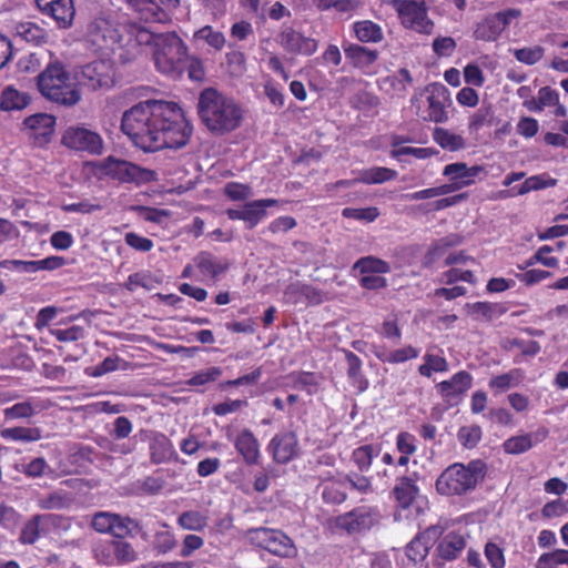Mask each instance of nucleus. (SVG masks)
Masks as SVG:
<instances>
[{"label":"nucleus","instance_id":"53","mask_svg":"<svg viewBox=\"0 0 568 568\" xmlns=\"http://www.w3.org/2000/svg\"><path fill=\"white\" fill-rule=\"evenodd\" d=\"M399 141L397 138L394 139V149L390 152V156L399 159L402 155H413L416 159H427L434 154L432 149L428 148H413V146H400L397 148Z\"/></svg>","mask_w":568,"mask_h":568},{"label":"nucleus","instance_id":"9","mask_svg":"<svg viewBox=\"0 0 568 568\" xmlns=\"http://www.w3.org/2000/svg\"><path fill=\"white\" fill-rule=\"evenodd\" d=\"M398 19L404 28L418 33L429 34L433 31L434 23L428 18L427 8L424 0H403L394 3Z\"/></svg>","mask_w":568,"mask_h":568},{"label":"nucleus","instance_id":"27","mask_svg":"<svg viewBox=\"0 0 568 568\" xmlns=\"http://www.w3.org/2000/svg\"><path fill=\"white\" fill-rule=\"evenodd\" d=\"M193 265L204 278L215 280L227 268V263L207 252H201L193 260Z\"/></svg>","mask_w":568,"mask_h":568},{"label":"nucleus","instance_id":"18","mask_svg":"<svg viewBox=\"0 0 568 568\" xmlns=\"http://www.w3.org/2000/svg\"><path fill=\"white\" fill-rule=\"evenodd\" d=\"M39 9L50 16L60 28H69L74 18L72 0H36Z\"/></svg>","mask_w":568,"mask_h":568},{"label":"nucleus","instance_id":"19","mask_svg":"<svg viewBox=\"0 0 568 568\" xmlns=\"http://www.w3.org/2000/svg\"><path fill=\"white\" fill-rule=\"evenodd\" d=\"M483 172L484 168L480 165L468 166L464 162H455L445 165L443 176L462 190L474 184L476 178Z\"/></svg>","mask_w":568,"mask_h":568},{"label":"nucleus","instance_id":"22","mask_svg":"<svg viewBox=\"0 0 568 568\" xmlns=\"http://www.w3.org/2000/svg\"><path fill=\"white\" fill-rule=\"evenodd\" d=\"M473 377L465 371L456 373L450 379L437 384L440 396L452 403L459 399L471 387Z\"/></svg>","mask_w":568,"mask_h":568},{"label":"nucleus","instance_id":"30","mask_svg":"<svg viewBox=\"0 0 568 568\" xmlns=\"http://www.w3.org/2000/svg\"><path fill=\"white\" fill-rule=\"evenodd\" d=\"M557 184V180L549 176L548 174H538L529 176L524 181V183L519 186L513 187L510 191H501L500 196H516L524 195L531 191H538L547 187L555 186Z\"/></svg>","mask_w":568,"mask_h":568},{"label":"nucleus","instance_id":"29","mask_svg":"<svg viewBox=\"0 0 568 568\" xmlns=\"http://www.w3.org/2000/svg\"><path fill=\"white\" fill-rule=\"evenodd\" d=\"M374 354L383 363L403 364L417 358L419 356V349L412 345H406L396 349L381 346L375 349Z\"/></svg>","mask_w":568,"mask_h":568},{"label":"nucleus","instance_id":"40","mask_svg":"<svg viewBox=\"0 0 568 568\" xmlns=\"http://www.w3.org/2000/svg\"><path fill=\"white\" fill-rule=\"evenodd\" d=\"M433 138L440 148L452 152L459 151L466 145L462 135L443 128H436Z\"/></svg>","mask_w":568,"mask_h":568},{"label":"nucleus","instance_id":"35","mask_svg":"<svg viewBox=\"0 0 568 568\" xmlns=\"http://www.w3.org/2000/svg\"><path fill=\"white\" fill-rule=\"evenodd\" d=\"M501 23L495 14L487 16L480 22L477 23L474 37L477 40L483 41H496L503 33Z\"/></svg>","mask_w":568,"mask_h":568},{"label":"nucleus","instance_id":"59","mask_svg":"<svg viewBox=\"0 0 568 568\" xmlns=\"http://www.w3.org/2000/svg\"><path fill=\"white\" fill-rule=\"evenodd\" d=\"M481 438V429L477 425L464 426L458 430V439L465 447H475Z\"/></svg>","mask_w":568,"mask_h":568},{"label":"nucleus","instance_id":"37","mask_svg":"<svg viewBox=\"0 0 568 568\" xmlns=\"http://www.w3.org/2000/svg\"><path fill=\"white\" fill-rule=\"evenodd\" d=\"M396 176L397 172L395 170L384 166H374L359 171L355 181L365 184H382L384 182L394 180Z\"/></svg>","mask_w":568,"mask_h":568},{"label":"nucleus","instance_id":"56","mask_svg":"<svg viewBox=\"0 0 568 568\" xmlns=\"http://www.w3.org/2000/svg\"><path fill=\"white\" fill-rule=\"evenodd\" d=\"M224 193L232 201H244L253 195L250 185L237 182L226 183L224 186Z\"/></svg>","mask_w":568,"mask_h":568},{"label":"nucleus","instance_id":"33","mask_svg":"<svg viewBox=\"0 0 568 568\" xmlns=\"http://www.w3.org/2000/svg\"><path fill=\"white\" fill-rule=\"evenodd\" d=\"M410 84V73L406 69H400L383 80L382 89L392 97H404Z\"/></svg>","mask_w":568,"mask_h":568},{"label":"nucleus","instance_id":"12","mask_svg":"<svg viewBox=\"0 0 568 568\" xmlns=\"http://www.w3.org/2000/svg\"><path fill=\"white\" fill-rule=\"evenodd\" d=\"M103 170L106 174L124 183H146L155 179L151 170L140 168L131 162L108 158L103 162Z\"/></svg>","mask_w":568,"mask_h":568},{"label":"nucleus","instance_id":"58","mask_svg":"<svg viewBox=\"0 0 568 568\" xmlns=\"http://www.w3.org/2000/svg\"><path fill=\"white\" fill-rule=\"evenodd\" d=\"M154 286V280L150 272H138L131 274L128 277L125 287L129 291H135L138 287H143L146 290H152Z\"/></svg>","mask_w":568,"mask_h":568},{"label":"nucleus","instance_id":"51","mask_svg":"<svg viewBox=\"0 0 568 568\" xmlns=\"http://www.w3.org/2000/svg\"><path fill=\"white\" fill-rule=\"evenodd\" d=\"M504 450L507 454L518 455L527 452L532 447L531 435L521 434L518 436H514L505 440Z\"/></svg>","mask_w":568,"mask_h":568},{"label":"nucleus","instance_id":"8","mask_svg":"<svg viewBox=\"0 0 568 568\" xmlns=\"http://www.w3.org/2000/svg\"><path fill=\"white\" fill-rule=\"evenodd\" d=\"M394 495L398 505L396 520H414L423 513L426 500L412 478H400L394 487Z\"/></svg>","mask_w":568,"mask_h":568},{"label":"nucleus","instance_id":"17","mask_svg":"<svg viewBox=\"0 0 568 568\" xmlns=\"http://www.w3.org/2000/svg\"><path fill=\"white\" fill-rule=\"evenodd\" d=\"M442 534L443 529L439 526H432L418 534L406 547L408 559L415 564L422 562Z\"/></svg>","mask_w":568,"mask_h":568},{"label":"nucleus","instance_id":"16","mask_svg":"<svg viewBox=\"0 0 568 568\" xmlns=\"http://www.w3.org/2000/svg\"><path fill=\"white\" fill-rule=\"evenodd\" d=\"M62 518L54 514L37 515L22 528L20 541L33 544L40 537L47 536L61 526Z\"/></svg>","mask_w":568,"mask_h":568},{"label":"nucleus","instance_id":"57","mask_svg":"<svg viewBox=\"0 0 568 568\" xmlns=\"http://www.w3.org/2000/svg\"><path fill=\"white\" fill-rule=\"evenodd\" d=\"M545 50L539 45L531 48L517 49L514 52L515 58L525 64L532 65L544 57Z\"/></svg>","mask_w":568,"mask_h":568},{"label":"nucleus","instance_id":"3","mask_svg":"<svg viewBox=\"0 0 568 568\" xmlns=\"http://www.w3.org/2000/svg\"><path fill=\"white\" fill-rule=\"evenodd\" d=\"M199 114L207 129L217 133L235 130L243 115L242 109L232 98L212 88L200 94Z\"/></svg>","mask_w":568,"mask_h":568},{"label":"nucleus","instance_id":"47","mask_svg":"<svg viewBox=\"0 0 568 568\" xmlns=\"http://www.w3.org/2000/svg\"><path fill=\"white\" fill-rule=\"evenodd\" d=\"M568 566V550L557 548L552 551L540 555L535 564V568H558Z\"/></svg>","mask_w":568,"mask_h":568},{"label":"nucleus","instance_id":"39","mask_svg":"<svg viewBox=\"0 0 568 568\" xmlns=\"http://www.w3.org/2000/svg\"><path fill=\"white\" fill-rule=\"evenodd\" d=\"M447 371V359L443 355L428 352L423 356V364L418 366V373L427 378H430L434 373H445Z\"/></svg>","mask_w":568,"mask_h":568},{"label":"nucleus","instance_id":"28","mask_svg":"<svg viewBox=\"0 0 568 568\" xmlns=\"http://www.w3.org/2000/svg\"><path fill=\"white\" fill-rule=\"evenodd\" d=\"M343 49L346 58L355 68L366 70L377 60V51L356 43H344Z\"/></svg>","mask_w":568,"mask_h":568},{"label":"nucleus","instance_id":"2","mask_svg":"<svg viewBox=\"0 0 568 568\" xmlns=\"http://www.w3.org/2000/svg\"><path fill=\"white\" fill-rule=\"evenodd\" d=\"M139 45L153 47V60L156 69L172 78L179 77L186 63L187 49L174 32L155 33L149 29H139L135 34Z\"/></svg>","mask_w":568,"mask_h":568},{"label":"nucleus","instance_id":"34","mask_svg":"<svg viewBox=\"0 0 568 568\" xmlns=\"http://www.w3.org/2000/svg\"><path fill=\"white\" fill-rule=\"evenodd\" d=\"M277 204L274 199H263L247 202L244 205L245 223L253 229L266 216V209Z\"/></svg>","mask_w":568,"mask_h":568},{"label":"nucleus","instance_id":"26","mask_svg":"<svg viewBox=\"0 0 568 568\" xmlns=\"http://www.w3.org/2000/svg\"><path fill=\"white\" fill-rule=\"evenodd\" d=\"M55 119L48 113L33 114L24 120V125L40 143L48 142L54 131Z\"/></svg>","mask_w":568,"mask_h":568},{"label":"nucleus","instance_id":"21","mask_svg":"<svg viewBox=\"0 0 568 568\" xmlns=\"http://www.w3.org/2000/svg\"><path fill=\"white\" fill-rule=\"evenodd\" d=\"M318 488L326 504L339 505L347 497V481L345 477H335L331 473L322 476Z\"/></svg>","mask_w":568,"mask_h":568},{"label":"nucleus","instance_id":"54","mask_svg":"<svg viewBox=\"0 0 568 568\" xmlns=\"http://www.w3.org/2000/svg\"><path fill=\"white\" fill-rule=\"evenodd\" d=\"M377 333L386 339L398 342L402 338V329L397 316L390 315L385 318Z\"/></svg>","mask_w":568,"mask_h":568},{"label":"nucleus","instance_id":"1","mask_svg":"<svg viewBox=\"0 0 568 568\" xmlns=\"http://www.w3.org/2000/svg\"><path fill=\"white\" fill-rule=\"evenodd\" d=\"M122 131L145 152L183 148L192 126L173 102L148 100L133 105L122 116Z\"/></svg>","mask_w":568,"mask_h":568},{"label":"nucleus","instance_id":"25","mask_svg":"<svg viewBox=\"0 0 568 568\" xmlns=\"http://www.w3.org/2000/svg\"><path fill=\"white\" fill-rule=\"evenodd\" d=\"M282 45L290 52L311 55L317 50V41L304 37L302 33L290 30L282 34Z\"/></svg>","mask_w":568,"mask_h":568},{"label":"nucleus","instance_id":"24","mask_svg":"<svg viewBox=\"0 0 568 568\" xmlns=\"http://www.w3.org/2000/svg\"><path fill=\"white\" fill-rule=\"evenodd\" d=\"M234 447L247 465H255L260 459V444L248 429L241 430L233 439Z\"/></svg>","mask_w":568,"mask_h":568},{"label":"nucleus","instance_id":"7","mask_svg":"<svg viewBox=\"0 0 568 568\" xmlns=\"http://www.w3.org/2000/svg\"><path fill=\"white\" fill-rule=\"evenodd\" d=\"M245 537L251 544L264 548L278 557L292 558L297 552L293 540L277 529L265 527L252 528L245 532Z\"/></svg>","mask_w":568,"mask_h":568},{"label":"nucleus","instance_id":"50","mask_svg":"<svg viewBox=\"0 0 568 568\" xmlns=\"http://www.w3.org/2000/svg\"><path fill=\"white\" fill-rule=\"evenodd\" d=\"M111 547L115 554V565H126L138 558V554L131 544L124 541L123 538L113 540V546Z\"/></svg>","mask_w":568,"mask_h":568},{"label":"nucleus","instance_id":"52","mask_svg":"<svg viewBox=\"0 0 568 568\" xmlns=\"http://www.w3.org/2000/svg\"><path fill=\"white\" fill-rule=\"evenodd\" d=\"M342 215L346 219H354L361 222L371 223L374 222L378 215L379 211L375 206L369 207H345L342 211Z\"/></svg>","mask_w":568,"mask_h":568},{"label":"nucleus","instance_id":"60","mask_svg":"<svg viewBox=\"0 0 568 568\" xmlns=\"http://www.w3.org/2000/svg\"><path fill=\"white\" fill-rule=\"evenodd\" d=\"M51 335L60 342H75L84 337V328L73 325L68 328H54L50 331Z\"/></svg>","mask_w":568,"mask_h":568},{"label":"nucleus","instance_id":"43","mask_svg":"<svg viewBox=\"0 0 568 568\" xmlns=\"http://www.w3.org/2000/svg\"><path fill=\"white\" fill-rule=\"evenodd\" d=\"M379 447L377 445H362L353 450L352 460L361 471H367L375 457L379 455Z\"/></svg>","mask_w":568,"mask_h":568},{"label":"nucleus","instance_id":"14","mask_svg":"<svg viewBox=\"0 0 568 568\" xmlns=\"http://www.w3.org/2000/svg\"><path fill=\"white\" fill-rule=\"evenodd\" d=\"M381 515L377 508L361 506L336 518V527L348 534L368 530L379 521Z\"/></svg>","mask_w":568,"mask_h":568},{"label":"nucleus","instance_id":"5","mask_svg":"<svg viewBox=\"0 0 568 568\" xmlns=\"http://www.w3.org/2000/svg\"><path fill=\"white\" fill-rule=\"evenodd\" d=\"M38 87L42 95L63 105H74L81 93L69 73L60 63H51L39 75Z\"/></svg>","mask_w":568,"mask_h":568},{"label":"nucleus","instance_id":"46","mask_svg":"<svg viewBox=\"0 0 568 568\" xmlns=\"http://www.w3.org/2000/svg\"><path fill=\"white\" fill-rule=\"evenodd\" d=\"M29 103V97L13 88H6L2 92L0 106L4 111L21 110Z\"/></svg>","mask_w":568,"mask_h":568},{"label":"nucleus","instance_id":"13","mask_svg":"<svg viewBox=\"0 0 568 568\" xmlns=\"http://www.w3.org/2000/svg\"><path fill=\"white\" fill-rule=\"evenodd\" d=\"M61 142L69 149L91 154H100L103 150L100 134L84 126L68 128L62 134Z\"/></svg>","mask_w":568,"mask_h":568},{"label":"nucleus","instance_id":"41","mask_svg":"<svg viewBox=\"0 0 568 568\" xmlns=\"http://www.w3.org/2000/svg\"><path fill=\"white\" fill-rule=\"evenodd\" d=\"M0 436L11 442L31 443L41 438V432L37 427H10L1 429Z\"/></svg>","mask_w":568,"mask_h":568},{"label":"nucleus","instance_id":"15","mask_svg":"<svg viewBox=\"0 0 568 568\" xmlns=\"http://www.w3.org/2000/svg\"><path fill=\"white\" fill-rule=\"evenodd\" d=\"M92 526L97 531L108 532L116 538H124L138 528L133 519L109 511L98 513L92 519Z\"/></svg>","mask_w":568,"mask_h":568},{"label":"nucleus","instance_id":"23","mask_svg":"<svg viewBox=\"0 0 568 568\" xmlns=\"http://www.w3.org/2000/svg\"><path fill=\"white\" fill-rule=\"evenodd\" d=\"M445 91L444 87H440V92L432 93L427 97L428 106L426 110L417 108L416 114L424 121H430L435 123H443L448 120V114L445 108Z\"/></svg>","mask_w":568,"mask_h":568},{"label":"nucleus","instance_id":"63","mask_svg":"<svg viewBox=\"0 0 568 568\" xmlns=\"http://www.w3.org/2000/svg\"><path fill=\"white\" fill-rule=\"evenodd\" d=\"M111 546L113 540L98 542L94 547L95 558L104 565H115V554Z\"/></svg>","mask_w":568,"mask_h":568},{"label":"nucleus","instance_id":"20","mask_svg":"<svg viewBox=\"0 0 568 568\" xmlns=\"http://www.w3.org/2000/svg\"><path fill=\"white\" fill-rule=\"evenodd\" d=\"M268 449L275 462L286 464L297 455V438L292 432L280 433L272 438Z\"/></svg>","mask_w":568,"mask_h":568},{"label":"nucleus","instance_id":"4","mask_svg":"<svg viewBox=\"0 0 568 568\" xmlns=\"http://www.w3.org/2000/svg\"><path fill=\"white\" fill-rule=\"evenodd\" d=\"M485 475L486 465L479 459L467 465L455 463L439 475L436 489L440 495L462 496L475 489Z\"/></svg>","mask_w":568,"mask_h":568},{"label":"nucleus","instance_id":"45","mask_svg":"<svg viewBox=\"0 0 568 568\" xmlns=\"http://www.w3.org/2000/svg\"><path fill=\"white\" fill-rule=\"evenodd\" d=\"M194 40L197 43H205L210 48L220 51L225 45V37L221 31L213 29L211 26H205L194 33Z\"/></svg>","mask_w":568,"mask_h":568},{"label":"nucleus","instance_id":"36","mask_svg":"<svg viewBox=\"0 0 568 568\" xmlns=\"http://www.w3.org/2000/svg\"><path fill=\"white\" fill-rule=\"evenodd\" d=\"M128 3L140 13L145 22H162L165 13L159 8L154 0H126Z\"/></svg>","mask_w":568,"mask_h":568},{"label":"nucleus","instance_id":"32","mask_svg":"<svg viewBox=\"0 0 568 568\" xmlns=\"http://www.w3.org/2000/svg\"><path fill=\"white\" fill-rule=\"evenodd\" d=\"M466 547V540L463 535L448 532L443 537L437 546L438 556L445 560L456 559Z\"/></svg>","mask_w":568,"mask_h":568},{"label":"nucleus","instance_id":"11","mask_svg":"<svg viewBox=\"0 0 568 568\" xmlns=\"http://www.w3.org/2000/svg\"><path fill=\"white\" fill-rule=\"evenodd\" d=\"M81 82L92 90H106L114 84V67L109 58L87 63L80 73Z\"/></svg>","mask_w":568,"mask_h":568},{"label":"nucleus","instance_id":"44","mask_svg":"<svg viewBox=\"0 0 568 568\" xmlns=\"http://www.w3.org/2000/svg\"><path fill=\"white\" fill-rule=\"evenodd\" d=\"M16 33L21 39L33 44H41L47 39V31L39 24L30 21L21 22L16 27Z\"/></svg>","mask_w":568,"mask_h":568},{"label":"nucleus","instance_id":"10","mask_svg":"<svg viewBox=\"0 0 568 568\" xmlns=\"http://www.w3.org/2000/svg\"><path fill=\"white\" fill-rule=\"evenodd\" d=\"M353 268L362 274L359 284L366 290H381L387 286L383 274L390 272V265L375 256H365L356 261Z\"/></svg>","mask_w":568,"mask_h":568},{"label":"nucleus","instance_id":"64","mask_svg":"<svg viewBox=\"0 0 568 568\" xmlns=\"http://www.w3.org/2000/svg\"><path fill=\"white\" fill-rule=\"evenodd\" d=\"M125 243L138 252H149L153 248L154 243L152 240L144 237L134 232H128L124 235Z\"/></svg>","mask_w":568,"mask_h":568},{"label":"nucleus","instance_id":"61","mask_svg":"<svg viewBox=\"0 0 568 568\" xmlns=\"http://www.w3.org/2000/svg\"><path fill=\"white\" fill-rule=\"evenodd\" d=\"M485 557L491 568H504L506 565L504 550L495 542L486 544Z\"/></svg>","mask_w":568,"mask_h":568},{"label":"nucleus","instance_id":"49","mask_svg":"<svg viewBox=\"0 0 568 568\" xmlns=\"http://www.w3.org/2000/svg\"><path fill=\"white\" fill-rule=\"evenodd\" d=\"M558 102V92L550 87H544L538 91V98H535V102H529L528 111L541 112L544 108L556 105Z\"/></svg>","mask_w":568,"mask_h":568},{"label":"nucleus","instance_id":"6","mask_svg":"<svg viewBox=\"0 0 568 568\" xmlns=\"http://www.w3.org/2000/svg\"><path fill=\"white\" fill-rule=\"evenodd\" d=\"M122 41L118 27L106 18L99 17L92 20L84 33L83 42L88 50L108 55Z\"/></svg>","mask_w":568,"mask_h":568},{"label":"nucleus","instance_id":"38","mask_svg":"<svg viewBox=\"0 0 568 568\" xmlns=\"http://www.w3.org/2000/svg\"><path fill=\"white\" fill-rule=\"evenodd\" d=\"M524 372L519 368L510 369L509 372L495 376L489 381V387L496 393H503L509 388L517 387L524 381Z\"/></svg>","mask_w":568,"mask_h":568},{"label":"nucleus","instance_id":"31","mask_svg":"<svg viewBox=\"0 0 568 568\" xmlns=\"http://www.w3.org/2000/svg\"><path fill=\"white\" fill-rule=\"evenodd\" d=\"M354 37L362 43H379L384 39L382 27L372 20H359L352 24Z\"/></svg>","mask_w":568,"mask_h":568},{"label":"nucleus","instance_id":"48","mask_svg":"<svg viewBox=\"0 0 568 568\" xmlns=\"http://www.w3.org/2000/svg\"><path fill=\"white\" fill-rule=\"evenodd\" d=\"M179 525L186 530L200 531L207 525V517L197 510L182 513L178 518Z\"/></svg>","mask_w":568,"mask_h":568},{"label":"nucleus","instance_id":"55","mask_svg":"<svg viewBox=\"0 0 568 568\" xmlns=\"http://www.w3.org/2000/svg\"><path fill=\"white\" fill-rule=\"evenodd\" d=\"M36 413V407L31 402H21L12 405L11 407H7L3 410L6 419H19V418H28L33 416Z\"/></svg>","mask_w":568,"mask_h":568},{"label":"nucleus","instance_id":"62","mask_svg":"<svg viewBox=\"0 0 568 568\" xmlns=\"http://www.w3.org/2000/svg\"><path fill=\"white\" fill-rule=\"evenodd\" d=\"M551 252H554V247L550 245H544L539 247L534 256L528 261V265L540 263L547 267H557L559 261L557 257L549 256Z\"/></svg>","mask_w":568,"mask_h":568},{"label":"nucleus","instance_id":"42","mask_svg":"<svg viewBox=\"0 0 568 568\" xmlns=\"http://www.w3.org/2000/svg\"><path fill=\"white\" fill-rule=\"evenodd\" d=\"M346 361L348 365L347 376L351 384L356 387L359 392H364L368 387V382L362 375V361L352 352L346 353Z\"/></svg>","mask_w":568,"mask_h":568}]
</instances>
